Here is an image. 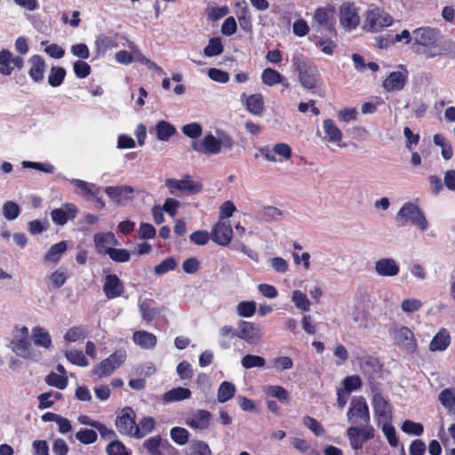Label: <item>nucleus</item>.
<instances>
[{"label":"nucleus","mask_w":455,"mask_h":455,"mask_svg":"<svg viewBox=\"0 0 455 455\" xmlns=\"http://www.w3.org/2000/svg\"><path fill=\"white\" fill-rule=\"evenodd\" d=\"M234 146L233 138L223 131H217V137L208 133L202 139L193 140L192 148L207 156H214L223 150H230Z\"/></svg>","instance_id":"f257e3e1"},{"label":"nucleus","mask_w":455,"mask_h":455,"mask_svg":"<svg viewBox=\"0 0 455 455\" xmlns=\"http://www.w3.org/2000/svg\"><path fill=\"white\" fill-rule=\"evenodd\" d=\"M441 32L430 27H421L412 31L414 44L425 48L423 54L427 58H435L446 52L444 44H437Z\"/></svg>","instance_id":"f03ea898"},{"label":"nucleus","mask_w":455,"mask_h":455,"mask_svg":"<svg viewBox=\"0 0 455 455\" xmlns=\"http://www.w3.org/2000/svg\"><path fill=\"white\" fill-rule=\"evenodd\" d=\"M9 347L24 359L32 361L40 359V354L33 347L28 337V329L25 326L16 329L15 337L11 340Z\"/></svg>","instance_id":"7ed1b4c3"},{"label":"nucleus","mask_w":455,"mask_h":455,"mask_svg":"<svg viewBox=\"0 0 455 455\" xmlns=\"http://www.w3.org/2000/svg\"><path fill=\"white\" fill-rule=\"evenodd\" d=\"M164 183L169 193L175 196L195 195L201 192L203 188L202 184L193 180L190 175H186L181 180L166 179Z\"/></svg>","instance_id":"20e7f679"},{"label":"nucleus","mask_w":455,"mask_h":455,"mask_svg":"<svg viewBox=\"0 0 455 455\" xmlns=\"http://www.w3.org/2000/svg\"><path fill=\"white\" fill-rule=\"evenodd\" d=\"M397 219L417 226L422 232L427 230L429 223L419 206L412 203H405L397 213Z\"/></svg>","instance_id":"39448f33"},{"label":"nucleus","mask_w":455,"mask_h":455,"mask_svg":"<svg viewBox=\"0 0 455 455\" xmlns=\"http://www.w3.org/2000/svg\"><path fill=\"white\" fill-rule=\"evenodd\" d=\"M126 352L124 349L116 350L108 358L101 361L92 371V374L98 378L109 376L112 372L119 368L126 359Z\"/></svg>","instance_id":"423d86ee"},{"label":"nucleus","mask_w":455,"mask_h":455,"mask_svg":"<svg viewBox=\"0 0 455 455\" xmlns=\"http://www.w3.org/2000/svg\"><path fill=\"white\" fill-rule=\"evenodd\" d=\"M393 23V18L379 8L370 10L366 12L363 28L370 32H378L383 28L389 27Z\"/></svg>","instance_id":"0eeeda50"},{"label":"nucleus","mask_w":455,"mask_h":455,"mask_svg":"<svg viewBox=\"0 0 455 455\" xmlns=\"http://www.w3.org/2000/svg\"><path fill=\"white\" fill-rule=\"evenodd\" d=\"M347 419L352 424H368L370 423V411L368 404L363 396L352 399L350 407L347 413Z\"/></svg>","instance_id":"6e6552de"},{"label":"nucleus","mask_w":455,"mask_h":455,"mask_svg":"<svg viewBox=\"0 0 455 455\" xmlns=\"http://www.w3.org/2000/svg\"><path fill=\"white\" fill-rule=\"evenodd\" d=\"M339 23L346 30H353L360 23L359 8L353 3H343L339 7Z\"/></svg>","instance_id":"1a4fd4ad"},{"label":"nucleus","mask_w":455,"mask_h":455,"mask_svg":"<svg viewBox=\"0 0 455 455\" xmlns=\"http://www.w3.org/2000/svg\"><path fill=\"white\" fill-rule=\"evenodd\" d=\"M104 191L109 199L117 205L125 206L134 199V189L131 186H108Z\"/></svg>","instance_id":"9d476101"},{"label":"nucleus","mask_w":455,"mask_h":455,"mask_svg":"<svg viewBox=\"0 0 455 455\" xmlns=\"http://www.w3.org/2000/svg\"><path fill=\"white\" fill-rule=\"evenodd\" d=\"M237 337L250 345L258 344L263 337L259 324L241 321L238 325Z\"/></svg>","instance_id":"9b49d317"},{"label":"nucleus","mask_w":455,"mask_h":455,"mask_svg":"<svg viewBox=\"0 0 455 455\" xmlns=\"http://www.w3.org/2000/svg\"><path fill=\"white\" fill-rule=\"evenodd\" d=\"M374 417L378 424L392 420V407L380 393H374L372 396Z\"/></svg>","instance_id":"f8f14e48"},{"label":"nucleus","mask_w":455,"mask_h":455,"mask_svg":"<svg viewBox=\"0 0 455 455\" xmlns=\"http://www.w3.org/2000/svg\"><path fill=\"white\" fill-rule=\"evenodd\" d=\"M296 69L299 72L300 84L306 89H314L316 87L318 72L316 67L311 63L302 62L295 63Z\"/></svg>","instance_id":"ddd939ff"},{"label":"nucleus","mask_w":455,"mask_h":455,"mask_svg":"<svg viewBox=\"0 0 455 455\" xmlns=\"http://www.w3.org/2000/svg\"><path fill=\"white\" fill-rule=\"evenodd\" d=\"M135 412L130 407L123 409L120 416L116 418V427L121 435L133 436L135 431Z\"/></svg>","instance_id":"4468645a"},{"label":"nucleus","mask_w":455,"mask_h":455,"mask_svg":"<svg viewBox=\"0 0 455 455\" xmlns=\"http://www.w3.org/2000/svg\"><path fill=\"white\" fill-rule=\"evenodd\" d=\"M390 335L396 343L402 344L408 351L412 352L417 347L413 332L406 326H394L389 330Z\"/></svg>","instance_id":"2eb2a0df"},{"label":"nucleus","mask_w":455,"mask_h":455,"mask_svg":"<svg viewBox=\"0 0 455 455\" xmlns=\"http://www.w3.org/2000/svg\"><path fill=\"white\" fill-rule=\"evenodd\" d=\"M233 237V230L228 220L220 219L212 229V240L221 245H228Z\"/></svg>","instance_id":"dca6fc26"},{"label":"nucleus","mask_w":455,"mask_h":455,"mask_svg":"<svg viewBox=\"0 0 455 455\" xmlns=\"http://www.w3.org/2000/svg\"><path fill=\"white\" fill-rule=\"evenodd\" d=\"M374 271L381 277H394L399 274L400 266L393 258H381L375 262Z\"/></svg>","instance_id":"f3484780"},{"label":"nucleus","mask_w":455,"mask_h":455,"mask_svg":"<svg viewBox=\"0 0 455 455\" xmlns=\"http://www.w3.org/2000/svg\"><path fill=\"white\" fill-rule=\"evenodd\" d=\"M124 284L116 275L109 274L106 276L103 284V292L108 299L120 297L124 293Z\"/></svg>","instance_id":"a211bd4d"},{"label":"nucleus","mask_w":455,"mask_h":455,"mask_svg":"<svg viewBox=\"0 0 455 455\" xmlns=\"http://www.w3.org/2000/svg\"><path fill=\"white\" fill-rule=\"evenodd\" d=\"M334 12L333 7H319L315 12L314 21L331 33L335 30Z\"/></svg>","instance_id":"6ab92c4d"},{"label":"nucleus","mask_w":455,"mask_h":455,"mask_svg":"<svg viewBox=\"0 0 455 455\" xmlns=\"http://www.w3.org/2000/svg\"><path fill=\"white\" fill-rule=\"evenodd\" d=\"M76 212L77 209L75 204H65L60 208L52 210L51 216L55 224L63 226L69 220H74L76 216Z\"/></svg>","instance_id":"aec40b11"},{"label":"nucleus","mask_w":455,"mask_h":455,"mask_svg":"<svg viewBox=\"0 0 455 455\" xmlns=\"http://www.w3.org/2000/svg\"><path fill=\"white\" fill-rule=\"evenodd\" d=\"M94 243L98 253L106 255L113 246L118 245L119 243L112 232H106L95 234Z\"/></svg>","instance_id":"412c9836"},{"label":"nucleus","mask_w":455,"mask_h":455,"mask_svg":"<svg viewBox=\"0 0 455 455\" xmlns=\"http://www.w3.org/2000/svg\"><path fill=\"white\" fill-rule=\"evenodd\" d=\"M28 76L34 83H41L44 78L45 60L40 55H33L28 60Z\"/></svg>","instance_id":"4be33fe9"},{"label":"nucleus","mask_w":455,"mask_h":455,"mask_svg":"<svg viewBox=\"0 0 455 455\" xmlns=\"http://www.w3.org/2000/svg\"><path fill=\"white\" fill-rule=\"evenodd\" d=\"M212 414L205 410H197L186 419V424L194 429L204 430L210 426Z\"/></svg>","instance_id":"5701e85b"},{"label":"nucleus","mask_w":455,"mask_h":455,"mask_svg":"<svg viewBox=\"0 0 455 455\" xmlns=\"http://www.w3.org/2000/svg\"><path fill=\"white\" fill-rule=\"evenodd\" d=\"M240 99L245 103L246 109L253 115L261 116L264 111V100L260 93L251 94L247 96L246 93H242Z\"/></svg>","instance_id":"b1692460"},{"label":"nucleus","mask_w":455,"mask_h":455,"mask_svg":"<svg viewBox=\"0 0 455 455\" xmlns=\"http://www.w3.org/2000/svg\"><path fill=\"white\" fill-rule=\"evenodd\" d=\"M407 72L404 70L394 71L383 82V87L387 92L401 91L406 83Z\"/></svg>","instance_id":"393cba45"},{"label":"nucleus","mask_w":455,"mask_h":455,"mask_svg":"<svg viewBox=\"0 0 455 455\" xmlns=\"http://www.w3.org/2000/svg\"><path fill=\"white\" fill-rule=\"evenodd\" d=\"M133 342L143 349H153L157 343L155 334L146 331H137L132 336Z\"/></svg>","instance_id":"a878e982"},{"label":"nucleus","mask_w":455,"mask_h":455,"mask_svg":"<svg viewBox=\"0 0 455 455\" xmlns=\"http://www.w3.org/2000/svg\"><path fill=\"white\" fill-rule=\"evenodd\" d=\"M31 339L36 346L50 349L52 347L51 335L47 330L36 326L31 331Z\"/></svg>","instance_id":"bb28decb"},{"label":"nucleus","mask_w":455,"mask_h":455,"mask_svg":"<svg viewBox=\"0 0 455 455\" xmlns=\"http://www.w3.org/2000/svg\"><path fill=\"white\" fill-rule=\"evenodd\" d=\"M451 344L449 331L443 328L432 339L429 344L430 351H444Z\"/></svg>","instance_id":"cd10ccee"},{"label":"nucleus","mask_w":455,"mask_h":455,"mask_svg":"<svg viewBox=\"0 0 455 455\" xmlns=\"http://www.w3.org/2000/svg\"><path fill=\"white\" fill-rule=\"evenodd\" d=\"M190 396L191 391L188 388L179 387L165 392L163 395V401L171 403L188 399Z\"/></svg>","instance_id":"c85d7f7f"},{"label":"nucleus","mask_w":455,"mask_h":455,"mask_svg":"<svg viewBox=\"0 0 455 455\" xmlns=\"http://www.w3.org/2000/svg\"><path fill=\"white\" fill-rule=\"evenodd\" d=\"M156 427V420L152 417H143L135 426L133 437L141 439L149 435Z\"/></svg>","instance_id":"c756f323"},{"label":"nucleus","mask_w":455,"mask_h":455,"mask_svg":"<svg viewBox=\"0 0 455 455\" xmlns=\"http://www.w3.org/2000/svg\"><path fill=\"white\" fill-rule=\"evenodd\" d=\"M323 129L329 142L339 143L342 140L343 134L340 129L331 119H326L323 122Z\"/></svg>","instance_id":"7c9ffc66"},{"label":"nucleus","mask_w":455,"mask_h":455,"mask_svg":"<svg viewBox=\"0 0 455 455\" xmlns=\"http://www.w3.org/2000/svg\"><path fill=\"white\" fill-rule=\"evenodd\" d=\"M219 346L222 349L231 347V340L237 337V331L229 325H224L219 330Z\"/></svg>","instance_id":"2f4dec72"},{"label":"nucleus","mask_w":455,"mask_h":455,"mask_svg":"<svg viewBox=\"0 0 455 455\" xmlns=\"http://www.w3.org/2000/svg\"><path fill=\"white\" fill-rule=\"evenodd\" d=\"M155 132L159 140L167 141L176 133V128L169 122L161 120L156 124Z\"/></svg>","instance_id":"473e14b6"},{"label":"nucleus","mask_w":455,"mask_h":455,"mask_svg":"<svg viewBox=\"0 0 455 455\" xmlns=\"http://www.w3.org/2000/svg\"><path fill=\"white\" fill-rule=\"evenodd\" d=\"M283 212L276 207L267 206L259 211L256 214V219L261 222H270L277 220Z\"/></svg>","instance_id":"72a5a7b5"},{"label":"nucleus","mask_w":455,"mask_h":455,"mask_svg":"<svg viewBox=\"0 0 455 455\" xmlns=\"http://www.w3.org/2000/svg\"><path fill=\"white\" fill-rule=\"evenodd\" d=\"M235 390V386L232 382L223 381L218 388V401L221 403L229 401L234 397Z\"/></svg>","instance_id":"f704fd0d"},{"label":"nucleus","mask_w":455,"mask_h":455,"mask_svg":"<svg viewBox=\"0 0 455 455\" xmlns=\"http://www.w3.org/2000/svg\"><path fill=\"white\" fill-rule=\"evenodd\" d=\"M264 392L267 396L278 399L283 403H287L290 401V395L288 391L277 385H269L265 387Z\"/></svg>","instance_id":"c9c22d12"},{"label":"nucleus","mask_w":455,"mask_h":455,"mask_svg":"<svg viewBox=\"0 0 455 455\" xmlns=\"http://www.w3.org/2000/svg\"><path fill=\"white\" fill-rule=\"evenodd\" d=\"M164 443H168L167 441H164L160 435H155L145 440L142 447L147 450L150 455H162L160 452V447H164Z\"/></svg>","instance_id":"e433bc0d"},{"label":"nucleus","mask_w":455,"mask_h":455,"mask_svg":"<svg viewBox=\"0 0 455 455\" xmlns=\"http://www.w3.org/2000/svg\"><path fill=\"white\" fill-rule=\"evenodd\" d=\"M12 71V53L7 49H3L0 51V74L8 76Z\"/></svg>","instance_id":"4c0bfd02"},{"label":"nucleus","mask_w":455,"mask_h":455,"mask_svg":"<svg viewBox=\"0 0 455 455\" xmlns=\"http://www.w3.org/2000/svg\"><path fill=\"white\" fill-rule=\"evenodd\" d=\"M67 250V242L61 241L56 244H53L44 255V260L48 262L57 263L61 255Z\"/></svg>","instance_id":"58836bf2"},{"label":"nucleus","mask_w":455,"mask_h":455,"mask_svg":"<svg viewBox=\"0 0 455 455\" xmlns=\"http://www.w3.org/2000/svg\"><path fill=\"white\" fill-rule=\"evenodd\" d=\"M88 329L84 326H74L67 331L64 335V339L68 342H76L85 339L88 335Z\"/></svg>","instance_id":"ea45409f"},{"label":"nucleus","mask_w":455,"mask_h":455,"mask_svg":"<svg viewBox=\"0 0 455 455\" xmlns=\"http://www.w3.org/2000/svg\"><path fill=\"white\" fill-rule=\"evenodd\" d=\"M261 80L264 84L267 86H274L283 83V76L278 71L267 68L263 70L261 74Z\"/></svg>","instance_id":"a19ab883"},{"label":"nucleus","mask_w":455,"mask_h":455,"mask_svg":"<svg viewBox=\"0 0 455 455\" xmlns=\"http://www.w3.org/2000/svg\"><path fill=\"white\" fill-rule=\"evenodd\" d=\"M291 301L294 303L296 308L308 312L310 310V301L307 295L299 290H295L291 294Z\"/></svg>","instance_id":"79ce46f5"},{"label":"nucleus","mask_w":455,"mask_h":455,"mask_svg":"<svg viewBox=\"0 0 455 455\" xmlns=\"http://www.w3.org/2000/svg\"><path fill=\"white\" fill-rule=\"evenodd\" d=\"M66 76V70L62 67L52 66L48 76V83L52 87L62 84Z\"/></svg>","instance_id":"37998d69"},{"label":"nucleus","mask_w":455,"mask_h":455,"mask_svg":"<svg viewBox=\"0 0 455 455\" xmlns=\"http://www.w3.org/2000/svg\"><path fill=\"white\" fill-rule=\"evenodd\" d=\"M62 397V394L60 392H45L38 396L39 409L44 410L51 408L56 400H60Z\"/></svg>","instance_id":"c03bdc74"},{"label":"nucleus","mask_w":455,"mask_h":455,"mask_svg":"<svg viewBox=\"0 0 455 455\" xmlns=\"http://www.w3.org/2000/svg\"><path fill=\"white\" fill-rule=\"evenodd\" d=\"M65 356L68 362L72 364L86 367L89 365V361L81 350L73 349L69 351H66Z\"/></svg>","instance_id":"a18cd8bd"},{"label":"nucleus","mask_w":455,"mask_h":455,"mask_svg":"<svg viewBox=\"0 0 455 455\" xmlns=\"http://www.w3.org/2000/svg\"><path fill=\"white\" fill-rule=\"evenodd\" d=\"M241 364L244 369L262 368L266 364V360L259 355H246L241 359Z\"/></svg>","instance_id":"49530a36"},{"label":"nucleus","mask_w":455,"mask_h":455,"mask_svg":"<svg viewBox=\"0 0 455 455\" xmlns=\"http://www.w3.org/2000/svg\"><path fill=\"white\" fill-rule=\"evenodd\" d=\"M223 52V45L219 37H212L209 40L207 46L204 49V53L206 57H213L221 54Z\"/></svg>","instance_id":"de8ad7c7"},{"label":"nucleus","mask_w":455,"mask_h":455,"mask_svg":"<svg viewBox=\"0 0 455 455\" xmlns=\"http://www.w3.org/2000/svg\"><path fill=\"white\" fill-rule=\"evenodd\" d=\"M172 440L178 445H185L189 437L188 431L180 427H174L170 431Z\"/></svg>","instance_id":"09e8293b"},{"label":"nucleus","mask_w":455,"mask_h":455,"mask_svg":"<svg viewBox=\"0 0 455 455\" xmlns=\"http://www.w3.org/2000/svg\"><path fill=\"white\" fill-rule=\"evenodd\" d=\"M379 426L381 427L382 432L387 439L389 445L392 447H397L399 441L396 437L395 429L392 426L391 421L379 423Z\"/></svg>","instance_id":"8fccbe9b"},{"label":"nucleus","mask_w":455,"mask_h":455,"mask_svg":"<svg viewBox=\"0 0 455 455\" xmlns=\"http://www.w3.org/2000/svg\"><path fill=\"white\" fill-rule=\"evenodd\" d=\"M303 424L316 436H323L325 434V429L323 425L315 419L310 416H305L302 419Z\"/></svg>","instance_id":"3c124183"},{"label":"nucleus","mask_w":455,"mask_h":455,"mask_svg":"<svg viewBox=\"0 0 455 455\" xmlns=\"http://www.w3.org/2000/svg\"><path fill=\"white\" fill-rule=\"evenodd\" d=\"M140 312L143 320L150 322L156 317L161 310L158 307H152L147 301H142L139 304Z\"/></svg>","instance_id":"603ef678"},{"label":"nucleus","mask_w":455,"mask_h":455,"mask_svg":"<svg viewBox=\"0 0 455 455\" xmlns=\"http://www.w3.org/2000/svg\"><path fill=\"white\" fill-rule=\"evenodd\" d=\"M347 435L349 440L351 447L355 451H358L363 448L364 441L361 439V435L357 433V426L350 427L347 431Z\"/></svg>","instance_id":"864d4df0"},{"label":"nucleus","mask_w":455,"mask_h":455,"mask_svg":"<svg viewBox=\"0 0 455 455\" xmlns=\"http://www.w3.org/2000/svg\"><path fill=\"white\" fill-rule=\"evenodd\" d=\"M76 438L84 444H92L97 441L98 435L93 429L82 428L76 434Z\"/></svg>","instance_id":"5fc2aeb1"},{"label":"nucleus","mask_w":455,"mask_h":455,"mask_svg":"<svg viewBox=\"0 0 455 455\" xmlns=\"http://www.w3.org/2000/svg\"><path fill=\"white\" fill-rule=\"evenodd\" d=\"M352 319L360 328L367 329L370 326V315L365 310L355 308L352 311Z\"/></svg>","instance_id":"6e6d98bb"},{"label":"nucleus","mask_w":455,"mask_h":455,"mask_svg":"<svg viewBox=\"0 0 455 455\" xmlns=\"http://www.w3.org/2000/svg\"><path fill=\"white\" fill-rule=\"evenodd\" d=\"M45 382L49 386L59 389H64L68 385V378L66 376L59 375L55 372H51L45 377Z\"/></svg>","instance_id":"4d7b16f0"},{"label":"nucleus","mask_w":455,"mask_h":455,"mask_svg":"<svg viewBox=\"0 0 455 455\" xmlns=\"http://www.w3.org/2000/svg\"><path fill=\"white\" fill-rule=\"evenodd\" d=\"M255 311L256 303L254 301H242L236 306L237 315L241 317H251Z\"/></svg>","instance_id":"13d9d810"},{"label":"nucleus","mask_w":455,"mask_h":455,"mask_svg":"<svg viewBox=\"0 0 455 455\" xmlns=\"http://www.w3.org/2000/svg\"><path fill=\"white\" fill-rule=\"evenodd\" d=\"M106 255H108L113 261L117 263L128 262L131 259V254L126 249L112 248Z\"/></svg>","instance_id":"bf43d9fd"},{"label":"nucleus","mask_w":455,"mask_h":455,"mask_svg":"<svg viewBox=\"0 0 455 455\" xmlns=\"http://www.w3.org/2000/svg\"><path fill=\"white\" fill-rule=\"evenodd\" d=\"M177 266L178 263L175 259L173 257H169L155 267V273L161 275L174 270Z\"/></svg>","instance_id":"052dcab7"},{"label":"nucleus","mask_w":455,"mask_h":455,"mask_svg":"<svg viewBox=\"0 0 455 455\" xmlns=\"http://www.w3.org/2000/svg\"><path fill=\"white\" fill-rule=\"evenodd\" d=\"M401 429L403 432L413 435H421L424 431V427L421 423H417L410 419L403 421Z\"/></svg>","instance_id":"680f3d73"},{"label":"nucleus","mask_w":455,"mask_h":455,"mask_svg":"<svg viewBox=\"0 0 455 455\" xmlns=\"http://www.w3.org/2000/svg\"><path fill=\"white\" fill-rule=\"evenodd\" d=\"M20 209L19 205L14 202H6L3 205V214L8 220H13L20 215Z\"/></svg>","instance_id":"e2e57ef3"},{"label":"nucleus","mask_w":455,"mask_h":455,"mask_svg":"<svg viewBox=\"0 0 455 455\" xmlns=\"http://www.w3.org/2000/svg\"><path fill=\"white\" fill-rule=\"evenodd\" d=\"M106 452L108 455H129V451L125 445L118 440H112L107 446Z\"/></svg>","instance_id":"0e129e2a"},{"label":"nucleus","mask_w":455,"mask_h":455,"mask_svg":"<svg viewBox=\"0 0 455 455\" xmlns=\"http://www.w3.org/2000/svg\"><path fill=\"white\" fill-rule=\"evenodd\" d=\"M439 401L445 409H450L455 404V389L445 388L439 394Z\"/></svg>","instance_id":"69168bd1"},{"label":"nucleus","mask_w":455,"mask_h":455,"mask_svg":"<svg viewBox=\"0 0 455 455\" xmlns=\"http://www.w3.org/2000/svg\"><path fill=\"white\" fill-rule=\"evenodd\" d=\"M188 455H212V451L205 442L196 441L190 445Z\"/></svg>","instance_id":"338daca9"},{"label":"nucleus","mask_w":455,"mask_h":455,"mask_svg":"<svg viewBox=\"0 0 455 455\" xmlns=\"http://www.w3.org/2000/svg\"><path fill=\"white\" fill-rule=\"evenodd\" d=\"M95 44L98 52L102 53H105L108 50L117 46V44L114 42V40L111 37L106 36H98L95 41Z\"/></svg>","instance_id":"774afa93"}]
</instances>
